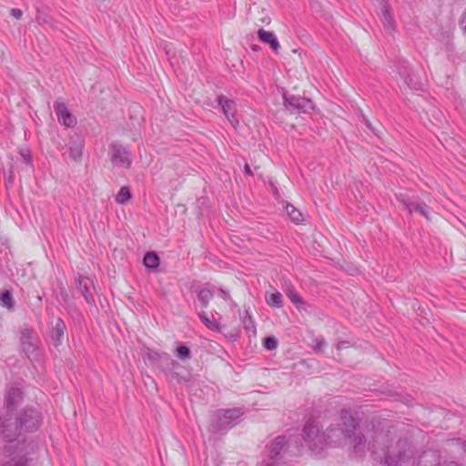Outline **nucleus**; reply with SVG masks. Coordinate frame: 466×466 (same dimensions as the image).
<instances>
[{
  "label": "nucleus",
  "mask_w": 466,
  "mask_h": 466,
  "mask_svg": "<svg viewBox=\"0 0 466 466\" xmlns=\"http://www.w3.org/2000/svg\"><path fill=\"white\" fill-rule=\"evenodd\" d=\"M390 442L388 431L375 432L372 441L369 442L368 450L370 451L375 460H379L383 466H405L413 459V447L407 440H400L394 445Z\"/></svg>",
  "instance_id": "obj_1"
},
{
  "label": "nucleus",
  "mask_w": 466,
  "mask_h": 466,
  "mask_svg": "<svg viewBox=\"0 0 466 466\" xmlns=\"http://www.w3.org/2000/svg\"><path fill=\"white\" fill-rule=\"evenodd\" d=\"M340 424L331 426L326 431L329 447L341 446L350 442L356 454L361 456L366 451V437L356 434L358 422L356 419L346 410L340 413Z\"/></svg>",
  "instance_id": "obj_2"
},
{
  "label": "nucleus",
  "mask_w": 466,
  "mask_h": 466,
  "mask_svg": "<svg viewBox=\"0 0 466 466\" xmlns=\"http://www.w3.org/2000/svg\"><path fill=\"white\" fill-rule=\"evenodd\" d=\"M41 421L40 413L34 409H26L14 419L0 418V439L7 442H13L22 431H33L36 430Z\"/></svg>",
  "instance_id": "obj_3"
},
{
  "label": "nucleus",
  "mask_w": 466,
  "mask_h": 466,
  "mask_svg": "<svg viewBox=\"0 0 466 466\" xmlns=\"http://www.w3.org/2000/svg\"><path fill=\"white\" fill-rule=\"evenodd\" d=\"M303 440L309 449L316 453H320L329 447L326 431L321 432L316 420H309L303 428Z\"/></svg>",
  "instance_id": "obj_4"
},
{
  "label": "nucleus",
  "mask_w": 466,
  "mask_h": 466,
  "mask_svg": "<svg viewBox=\"0 0 466 466\" xmlns=\"http://www.w3.org/2000/svg\"><path fill=\"white\" fill-rule=\"evenodd\" d=\"M297 443V441L293 439H289L288 441L284 436L277 437L274 441L267 447V454L272 460V461L268 462L266 466H279L278 461L275 460V457L281 454L284 451V448L287 447L293 455H298L301 452V448L299 446H295L294 450H292L293 446Z\"/></svg>",
  "instance_id": "obj_5"
},
{
  "label": "nucleus",
  "mask_w": 466,
  "mask_h": 466,
  "mask_svg": "<svg viewBox=\"0 0 466 466\" xmlns=\"http://www.w3.org/2000/svg\"><path fill=\"white\" fill-rule=\"evenodd\" d=\"M109 160L114 167L128 169L133 162V156L127 147L114 141L108 148Z\"/></svg>",
  "instance_id": "obj_6"
},
{
  "label": "nucleus",
  "mask_w": 466,
  "mask_h": 466,
  "mask_svg": "<svg viewBox=\"0 0 466 466\" xmlns=\"http://www.w3.org/2000/svg\"><path fill=\"white\" fill-rule=\"evenodd\" d=\"M243 414L241 409L220 410L217 413V420L213 428L217 431H228L238 424V419Z\"/></svg>",
  "instance_id": "obj_7"
},
{
  "label": "nucleus",
  "mask_w": 466,
  "mask_h": 466,
  "mask_svg": "<svg viewBox=\"0 0 466 466\" xmlns=\"http://www.w3.org/2000/svg\"><path fill=\"white\" fill-rule=\"evenodd\" d=\"M20 342L22 350L27 358L34 359L37 357V345L32 329H24L21 330Z\"/></svg>",
  "instance_id": "obj_8"
},
{
  "label": "nucleus",
  "mask_w": 466,
  "mask_h": 466,
  "mask_svg": "<svg viewBox=\"0 0 466 466\" xmlns=\"http://www.w3.org/2000/svg\"><path fill=\"white\" fill-rule=\"evenodd\" d=\"M418 466H460L453 461H441V457L437 451H424L420 457Z\"/></svg>",
  "instance_id": "obj_9"
},
{
  "label": "nucleus",
  "mask_w": 466,
  "mask_h": 466,
  "mask_svg": "<svg viewBox=\"0 0 466 466\" xmlns=\"http://www.w3.org/2000/svg\"><path fill=\"white\" fill-rule=\"evenodd\" d=\"M54 109L57 116V119L60 124L66 127H73L76 124V117L69 112L65 103L56 101L54 104Z\"/></svg>",
  "instance_id": "obj_10"
},
{
  "label": "nucleus",
  "mask_w": 466,
  "mask_h": 466,
  "mask_svg": "<svg viewBox=\"0 0 466 466\" xmlns=\"http://www.w3.org/2000/svg\"><path fill=\"white\" fill-rule=\"evenodd\" d=\"M218 103L221 106L223 114L226 116L229 123L236 127L238 125V120L236 117L235 101L228 99L225 96L218 97Z\"/></svg>",
  "instance_id": "obj_11"
},
{
  "label": "nucleus",
  "mask_w": 466,
  "mask_h": 466,
  "mask_svg": "<svg viewBox=\"0 0 466 466\" xmlns=\"http://www.w3.org/2000/svg\"><path fill=\"white\" fill-rule=\"evenodd\" d=\"M379 15L384 30L389 34H392L395 31V21L390 10L389 5L385 0H380V2Z\"/></svg>",
  "instance_id": "obj_12"
},
{
  "label": "nucleus",
  "mask_w": 466,
  "mask_h": 466,
  "mask_svg": "<svg viewBox=\"0 0 466 466\" xmlns=\"http://www.w3.org/2000/svg\"><path fill=\"white\" fill-rule=\"evenodd\" d=\"M5 452L10 460L5 461L3 466H26L27 459L16 446H6Z\"/></svg>",
  "instance_id": "obj_13"
},
{
  "label": "nucleus",
  "mask_w": 466,
  "mask_h": 466,
  "mask_svg": "<svg viewBox=\"0 0 466 466\" xmlns=\"http://www.w3.org/2000/svg\"><path fill=\"white\" fill-rule=\"evenodd\" d=\"M285 105L287 107H292L298 109L299 111L308 112L313 109V103L310 99H307L305 97L295 96H286L284 95Z\"/></svg>",
  "instance_id": "obj_14"
},
{
  "label": "nucleus",
  "mask_w": 466,
  "mask_h": 466,
  "mask_svg": "<svg viewBox=\"0 0 466 466\" xmlns=\"http://www.w3.org/2000/svg\"><path fill=\"white\" fill-rule=\"evenodd\" d=\"M93 286V281L86 277H79L77 279V289L85 298L88 304L95 302L94 296L90 291V288Z\"/></svg>",
  "instance_id": "obj_15"
},
{
  "label": "nucleus",
  "mask_w": 466,
  "mask_h": 466,
  "mask_svg": "<svg viewBox=\"0 0 466 466\" xmlns=\"http://www.w3.org/2000/svg\"><path fill=\"white\" fill-rule=\"evenodd\" d=\"M22 400V391L18 388L11 387L7 389L5 402L9 410H13Z\"/></svg>",
  "instance_id": "obj_16"
},
{
  "label": "nucleus",
  "mask_w": 466,
  "mask_h": 466,
  "mask_svg": "<svg viewBox=\"0 0 466 466\" xmlns=\"http://www.w3.org/2000/svg\"><path fill=\"white\" fill-rule=\"evenodd\" d=\"M398 198L402 202V204L404 205V207L408 209V211L410 213H412L413 211H415V212H418L419 214H420L422 217L429 219L430 208L426 204L410 201L406 198Z\"/></svg>",
  "instance_id": "obj_17"
},
{
  "label": "nucleus",
  "mask_w": 466,
  "mask_h": 466,
  "mask_svg": "<svg viewBox=\"0 0 466 466\" xmlns=\"http://www.w3.org/2000/svg\"><path fill=\"white\" fill-rule=\"evenodd\" d=\"M258 36L261 42L268 44L275 52L280 47L279 40L273 32L266 31L261 28L258 31Z\"/></svg>",
  "instance_id": "obj_18"
},
{
  "label": "nucleus",
  "mask_w": 466,
  "mask_h": 466,
  "mask_svg": "<svg viewBox=\"0 0 466 466\" xmlns=\"http://www.w3.org/2000/svg\"><path fill=\"white\" fill-rule=\"evenodd\" d=\"M66 329V324L63 319L60 318L57 319L51 331V339L55 346H58L62 343Z\"/></svg>",
  "instance_id": "obj_19"
},
{
  "label": "nucleus",
  "mask_w": 466,
  "mask_h": 466,
  "mask_svg": "<svg viewBox=\"0 0 466 466\" xmlns=\"http://www.w3.org/2000/svg\"><path fill=\"white\" fill-rule=\"evenodd\" d=\"M165 356L167 357V354H165ZM167 359L168 360L167 367L165 369V372H166L167 376H168L171 380H175L178 382H180L181 380L186 381L187 379L184 377H181L178 374V372L177 371V370L178 368H180L179 363L174 360H169L168 358H167Z\"/></svg>",
  "instance_id": "obj_20"
},
{
  "label": "nucleus",
  "mask_w": 466,
  "mask_h": 466,
  "mask_svg": "<svg viewBox=\"0 0 466 466\" xmlns=\"http://www.w3.org/2000/svg\"><path fill=\"white\" fill-rule=\"evenodd\" d=\"M84 148V141L80 138H76V140L71 142L69 147V155L70 157L77 161L81 158Z\"/></svg>",
  "instance_id": "obj_21"
},
{
  "label": "nucleus",
  "mask_w": 466,
  "mask_h": 466,
  "mask_svg": "<svg viewBox=\"0 0 466 466\" xmlns=\"http://www.w3.org/2000/svg\"><path fill=\"white\" fill-rule=\"evenodd\" d=\"M143 263L145 267L155 269L159 266V258L157 253L150 251L145 255Z\"/></svg>",
  "instance_id": "obj_22"
},
{
  "label": "nucleus",
  "mask_w": 466,
  "mask_h": 466,
  "mask_svg": "<svg viewBox=\"0 0 466 466\" xmlns=\"http://www.w3.org/2000/svg\"><path fill=\"white\" fill-rule=\"evenodd\" d=\"M198 317L203 324L210 330L221 331L220 325L216 320L210 319L205 311L199 312Z\"/></svg>",
  "instance_id": "obj_23"
},
{
  "label": "nucleus",
  "mask_w": 466,
  "mask_h": 466,
  "mask_svg": "<svg viewBox=\"0 0 466 466\" xmlns=\"http://www.w3.org/2000/svg\"><path fill=\"white\" fill-rule=\"evenodd\" d=\"M266 301L268 306L274 308H281L282 307V295L279 291H275L274 293L268 294L266 293Z\"/></svg>",
  "instance_id": "obj_24"
},
{
  "label": "nucleus",
  "mask_w": 466,
  "mask_h": 466,
  "mask_svg": "<svg viewBox=\"0 0 466 466\" xmlns=\"http://www.w3.org/2000/svg\"><path fill=\"white\" fill-rule=\"evenodd\" d=\"M438 39L441 43L442 48L447 53H450L453 50L452 35H451L450 32L447 31V32L441 33Z\"/></svg>",
  "instance_id": "obj_25"
},
{
  "label": "nucleus",
  "mask_w": 466,
  "mask_h": 466,
  "mask_svg": "<svg viewBox=\"0 0 466 466\" xmlns=\"http://www.w3.org/2000/svg\"><path fill=\"white\" fill-rule=\"evenodd\" d=\"M213 298V292L206 288L200 289L198 292V299L200 301L203 308L208 306L209 301Z\"/></svg>",
  "instance_id": "obj_26"
},
{
  "label": "nucleus",
  "mask_w": 466,
  "mask_h": 466,
  "mask_svg": "<svg viewBox=\"0 0 466 466\" xmlns=\"http://www.w3.org/2000/svg\"><path fill=\"white\" fill-rule=\"evenodd\" d=\"M395 68L402 79H404L408 74L411 72L410 64L404 60L398 61L395 65Z\"/></svg>",
  "instance_id": "obj_27"
},
{
  "label": "nucleus",
  "mask_w": 466,
  "mask_h": 466,
  "mask_svg": "<svg viewBox=\"0 0 466 466\" xmlns=\"http://www.w3.org/2000/svg\"><path fill=\"white\" fill-rule=\"evenodd\" d=\"M286 211L289 214V216L292 221H294L296 223H299L303 220L302 213L299 210H298L293 205L287 204Z\"/></svg>",
  "instance_id": "obj_28"
},
{
  "label": "nucleus",
  "mask_w": 466,
  "mask_h": 466,
  "mask_svg": "<svg viewBox=\"0 0 466 466\" xmlns=\"http://www.w3.org/2000/svg\"><path fill=\"white\" fill-rule=\"evenodd\" d=\"M132 197L128 187H122L116 196V201L118 204H126Z\"/></svg>",
  "instance_id": "obj_29"
},
{
  "label": "nucleus",
  "mask_w": 466,
  "mask_h": 466,
  "mask_svg": "<svg viewBox=\"0 0 466 466\" xmlns=\"http://www.w3.org/2000/svg\"><path fill=\"white\" fill-rule=\"evenodd\" d=\"M241 318H242V322H243L245 329L249 332L255 333L256 332V325H255V322H254L249 311L245 310L243 313V316Z\"/></svg>",
  "instance_id": "obj_30"
},
{
  "label": "nucleus",
  "mask_w": 466,
  "mask_h": 466,
  "mask_svg": "<svg viewBox=\"0 0 466 466\" xmlns=\"http://www.w3.org/2000/svg\"><path fill=\"white\" fill-rule=\"evenodd\" d=\"M0 302L3 307L12 309L14 308V299L11 291L5 290L0 296Z\"/></svg>",
  "instance_id": "obj_31"
},
{
  "label": "nucleus",
  "mask_w": 466,
  "mask_h": 466,
  "mask_svg": "<svg viewBox=\"0 0 466 466\" xmlns=\"http://www.w3.org/2000/svg\"><path fill=\"white\" fill-rule=\"evenodd\" d=\"M403 80L410 89L418 90L420 87V83L412 71Z\"/></svg>",
  "instance_id": "obj_32"
},
{
  "label": "nucleus",
  "mask_w": 466,
  "mask_h": 466,
  "mask_svg": "<svg viewBox=\"0 0 466 466\" xmlns=\"http://www.w3.org/2000/svg\"><path fill=\"white\" fill-rule=\"evenodd\" d=\"M287 296L289 297L290 301L297 307H300V305L304 303L302 298L298 294V292L293 288L288 289Z\"/></svg>",
  "instance_id": "obj_33"
},
{
  "label": "nucleus",
  "mask_w": 466,
  "mask_h": 466,
  "mask_svg": "<svg viewBox=\"0 0 466 466\" xmlns=\"http://www.w3.org/2000/svg\"><path fill=\"white\" fill-rule=\"evenodd\" d=\"M177 357L182 360H187L190 358V350L186 345H179L177 348Z\"/></svg>",
  "instance_id": "obj_34"
},
{
  "label": "nucleus",
  "mask_w": 466,
  "mask_h": 466,
  "mask_svg": "<svg viewBox=\"0 0 466 466\" xmlns=\"http://www.w3.org/2000/svg\"><path fill=\"white\" fill-rule=\"evenodd\" d=\"M263 345L267 350H275L278 347V341L274 337H267L263 340Z\"/></svg>",
  "instance_id": "obj_35"
},
{
  "label": "nucleus",
  "mask_w": 466,
  "mask_h": 466,
  "mask_svg": "<svg viewBox=\"0 0 466 466\" xmlns=\"http://www.w3.org/2000/svg\"><path fill=\"white\" fill-rule=\"evenodd\" d=\"M314 342H315V345L313 348L316 351H322L323 348L326 346L325 339L322 337L316 338L314 339Z\"/></svg>",
  "instance_id": "obj_36"
},
{
  "label": "nucleus",
  "mask_w": 466,
  "mask_h": 466,
  "mask_svg": "<svg viewBox=\"0 0 466 466\" xmlns=\"http://www.w3.org/2000/svg\"><path fill=\"white\" fill-rule=\"evenodd\" d=\"M10 15L15 17V19H20L23 15V12L22 10L18 9V8H12L10 10Z\"/></svg>",
  "instance_id": "obj_37"
},
{
  "label": "nucleus",
  "mask_w": 466,
  "mask_h": 466,
  "mask_svg": "<svg viewBox=\"0 0 466 466\" xmlns=\"http://www.w3.org/2000/svg\"><path fill=\"white\" fill-rule=\"evenodd\" d=\"M219 296L223 299H229V294L228 292H227L226 290L224 289H219Z\"/></svg>",
  "instance_id": "obj_38"
},
{
  "label": "nucleus",
  "mask_w": 466,
  "mask_h": 466,
  "mask_svg": "<svg viewBox=\"0 0 466 466\" xmlns=\"http://www.w3.org/2000/svg\"><path fill=\"white\" fill-rule=\"evenodd\" d=\"M159 357H160V355L157 352H156V351H150V352L147 353V358L148 359H157V358H159Z\"/></svg>",
  "instance_id": "obj_39"
},
{
  "label": "nucleus",
  "mask_w": 466,
  "mask_h": 466,
  "mask_svg": "<svg viewBox=\"0 0 466 466\" xmlns=\"http://www.w3.org/2000/svg\"><path fill=\"white\" fill-rule=\"evenodd\" d=\"M347 345H348L347 341L339 342L338 345H337V349L338 350H341V349L347 347Z\"/></svg>",
  "instance_id": "obj_40"
},
{
  "label": "nucleus",
  "mask_w": 466,
  "mask_h": 466,
  "mask_svg": "<svg viewBox=\"0 0 466 466\" xmlns=\"http://www.w3.org/2000/svg\"><path fill=\"white\" fill-rule=\"evenodd\" d=\"M244 170H245V173L248 174V175H252V172H251V169H250V167L246 164L245 167H244Z\"/></svg>",
  "instance_id": "obj_41"
},
{
  "label": "nucleus",
  "mask_w": 466,
  "mask_h": 466,
  "mask_svg": "<svg viewBox=\"0 0 466 466\" xmlns=\"http://www.w3.org/2000/svg\"><path fill=\"white\" fill-rule=\"evenodd\" d=\"M61 295L64 297H67L66 291L64 289L61 291Z\"/></svg>",
  "instance_id": "obj_42"
},
{
  "label": "nucleus",
  "mask_w": 466,
  "mask_h": 466,
  "mask_svg": "<svg viewBox=\"0 0 466 466\" xmlns=\"http://www.w3.org/2000/svg\"><path fill=\"white\" fill-rule=\"evenodd\" d=\"M410 399H406V401H405V402H406L407 404H409V402H410Z\"/></svg>",
  "instance_id": "obj_43"
}]
</instances>
